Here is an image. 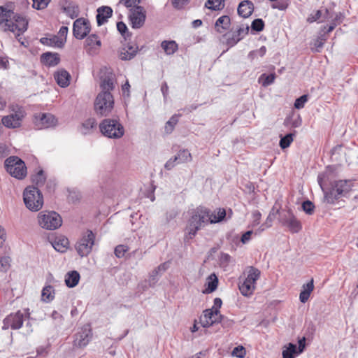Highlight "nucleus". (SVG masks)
Instances as JSON below:
<instances>
[{
    "mask_svg": "<svg viewBox=\"0 0 358 358\" xmlns=\"http://www.w3.org/2000/svg\"><path fill=\"white\" fill-rule=\"evenodd\" d=\"M28 27V20L21 15L14 12L12 3L0 6V29L10 31L18 36L24 33Z\"/></svg>",
    "mask_w": 358,
    "mask_h": 358,
    "instance_id": "nucleus-1",
    "label": "nucleus"
},
{
    "mask_svg": "<svg viewBox=\"0 0 358 358\" xmlns=\"http://www.w3.org/2000/svg\"><path fill=\"white\" fill-rule=\"evenodd\" d=\"M186 227L185 229V239H192L197 231L209 222L208 208L204 206H198L190 213Z\"/></svg>",
    "mask_w": 358,
    "mask_h": 358,
    "instance_id": "nucleus-2",
    "label": "nucleus"
},
{
    "mask_svg": "<svg viewBox=\"0 0 358 358\" xmlns=\"http://www.w3.org/2000/svg\"><path fill=\"white\" fill-rule=\"evenodd\" d=\"M261 276V271L254 267L249 266L238 279V289L242 295L250 296L256 289L257 281Z\"/></svg>",
    "mask_w": 358,
    "mask_h": 358,
    "instance_id": "nucleus-3",
    "label": "nucleus"
},
{
    "mask_svg": "<svg viewBox=\"0 0 358 358\" xmlns=\"http://www.w3.org/2000/svg\"><path fill=\"white\" fill-rule=\"evenodd\" d=\"M26 207L31 211H38L43 206V196L37 187H27L23 192Z\"/></svg>",
    "mask_w": 358,
    "mask_h": 358,
    "instance_id": "nucleus-4",
    "label": "nucleus"
},
{
    "mask_svg": "<svg viewBox=\"0 0 358 358\" xmlns=\"http://www.w3.org/2000/svg\"><path fill=\"white\" fill-rule=\"evenodd\" d=\"M9 108L13 113L3 116L1 119L2 124L7 128L20 127L27 115L24 108L17 104H11Z\"/></svg>",
    "mask_w": 358,
    "mask_h": 358,
    "instance_id": "nucleus-5",
    "label": "nucleus"
},
{
    "mask_svg": "<svg viewBox=\"0 0 358 358\" xmlns=\"http://www.w3.org/2000/svg\"><path fill=\"white\" fill-rule=\"evenodd\" d=\"M101 134L110 138H120L124 134L123 126L117 120L105 119L99 124Z\"/></svg>",
    "mask_w": 358,
    "mask_h": 358,
    "instance_id": "nucleus-6",
    "label": "nucleus"
},
{
    "mask_svg": "<svg viewBox=\"0 0 358 358\" xmlns=\"http://www.w3.org/2000/svg\"><path fill=\"white\" fill-rule=\"evenodd\" d=\"M5 168L9 174L19 180L27 176V170L25 163L18 157L12 156L5 161Z\"/></svg>",
    "mask_w": 358,
    "mask_h": 358,
    "instance_id": "nucleus-7",
    "label": "nucleus"
},
{
    "mask_svg": "<svg viewBox=\"0 0 358 358\" xmlns=\"http://www.w3.org/2000/svg\"><path fill=\"white\" fill-rule=\"evenodd\" d=\"M114 99L108 92H100L94 101V110L101 116H107L113 109Z\"/></svg>",
    "mask_w": 358,
    "mask_h": 358,
    "instance_id": "nucleus-8",
    "label": "nucleus"
},
{
    "mask_svg": "<svg viewBox=\"0 0 358 358\" xmlns=\"http://www.w3.org/2000/svg\"><path fill=\"white\" fill-rule=\"evenodd\" d=\"M354 186L353 181L351 180H340L336 181L333 185L331 191L325 195V199L329 203H333L335 199L341 196H345L349 193Z\"/></svg>",
    "mask_w": 358,
    "mask_h": 358,
    "instance_id": "nucleus-9",
    "label": "nucleus"
},
{
    "mask_svg": "<svg viewBox=\"0 0 358 358\" xmlns=\"http://www.w3.org/2000/svg\"><path fill=\"white\" fill-rule=\"evenodd\" d=\"M38 222L43 229L55 230L62 225V220L55 211H42L38 215Z\"/></svg>",
    "mask_w": 358,
    "mask_h": 358,
    "instance_id": "nucleus-10",
    "label": "nucleus"
},
{
    "mask_svg": "<svg viewBox=\"0 0 358 358\" xmlns=\"http://www.w3.org/2000/svg\"><path fill=\"white\" fill-rule=\"evenodd\" d=\"M95 235L90 230L87 231L80 240L76 243V248L78 253L81 256H87L92 251L94 244Z\"/></svg>",
    "mask_w": 358,
    "mask_h": 358,
    "instance_id": "nucleus-11",
    "label": "nucleus"
},
{
    "mask_svg": "<svg viewBox=\"0 0 358 358\" xmlns=\"http://www.w3.org/2000/svg\"><path fill=\"white\" fill-rule=\"evenodd\" d=\"M33 122L37 129H43L55 127L57 120L51 113H39L34 115Z\"/></svg>",
    "mask_w": 358,
    "mask_h": 358,
    "instance_id": "nucleus-12",
    "label": "nucleus"
},
{
    "mask_svg": "<svg viewBox=\"0 0 358 358\" xmlns=\"http://www.w3.org/2000/svg\"><path fill=\"white\" fill-rule=\"evenodd\" d=\"M91 31V24L90 21L84 17L76 19L73 25V34L77 39H83Z\"/></svg>",
    "mask_w": 358,
    "mask_h": 358,
    "instance_id": "nucleus-13",
    "label": "nucleus"
},
{
    "mask_svg": "<svg viewBox=\"0 0 358 358\" xmlns=\"http://www.w3.org/2000/svg\"><path fill=\"white\" fill-rule=\"evenodd\" d=\"M222 321V315L216 313V310L206 309L203 312L200 317V323L203 327H209L215 323Z\"/></svg>",
    "mask_w": 358,
    "mask_h": 358,
    "instance_id": "nucleus-14",
    "label": "nucleus"
},
{
    "mask_svg": "<svg viewBox=\"0 0 358 358\" xmlns=\"http://www.w3.org/2000/svg\"><path fill=\"white\" fill-rule=\"evenodd\" d=\"M131 11V13L129 15V20L131 27L134 29L141 27L144 24L145 20V12L144 8L141 6H136Z\"/></svg>",
    "mask_w": 358,
    "mask_h": 358,
    "instance_id": "nucleus-15",
    "label": "nucleus"
},
{
    "mask_svg": "<svg viewBox=\"0 0 358 358\" xmlns=\"http://www.w3.org/2000/svg\"><path fill=\"white\" fill-rule=\"evenodd\" d=\"M23 324V314L19 310L15 314H10L3 320V329H18Z\"/></svg>",
    "mask_w": 358,
    "mask_h": 358,
    "instance_id": "nucleus-16",
    "label": "nucleus"
},
{
    "mask_svg": "<svg viewBox=\"0 0 358 358\" xmlns=\"http://www.w3.org/2000/svg\"><path fill=\"white\" fill-rule=\"evenodd\" d=\"M101 46V42L96 34L90 35L85 41L84 48L90 55H96Z\"/></svg>",
    "mask_w": 358,
    "mask_h": 358,
    "instance_id": "nucleus-17",
    "label": "nucleus"
},
{
    "mask_svg": "<svg viewBox=\"0 0 358 358\" xmlns=\"http://www.w3.org/2000/svg\"><path fill=\"white\" fill-rule=\"evenodd\" d=\"M282 223L286 225L292 233L299 232L301 229L300 222L294 217L290 210L287 212L285 218H282Z\"/></svg>",
    "mask_w": 358,
    "mask_h": 358,
    "instance_id": "nucleus-18",
    "label": "nucleus"
},
{
    "mask_svg": "<svg viewBox=\"0 0 358 358\" xmlns=\"http://www.w3.org/2000/svg\"><path fill=\"white\" fill-rule=\"evenodd\" d=\"M91 337V330L85 329L82 333L76 335V338L73 341V347L78 348L85 347L89 343Z\"/></svg>",
    "mask_w": 358,
    "mask_h": 358,
    "instance_id": "nucleus-19",
    "label": "nucleus"
},
{
    "mask_svg": "<svg viewBox=\"0 0 358 358\" xmlns=\"http://www.w3.org/2000/svg\"><path fill=\"white\" fill-rule=\"evenodd\" d=\"M113 15V9L109 6H103L97 9L96 21L98 25H101L108 21Z\"/></svg>",
    "mask_w": 358,
    "mask_h": 358,
    "instance_id": "nucleus-20",
    "label": "nucleus"
},
{
    "mask_svg": "<svg viewBox=\"0 0 358 358\" xmlns=\"http://www.w3.org/2000/svg\"><path fill=\"white\" fill-rule=\"evenodd\" d=\"M54 78L58 85L62 87H66L70 84L71 76L69 73L64 69H60L55 72Z\"/></svg>",
    "mask_w": 358,
    "mask_h": 358,
    "instance_id": "nucleus-21",
    "label": "nucleus"
},
{
    "mask_svg": "<svg viewBox=\"0 0 358 358\" xmlns=\"http://www.w3.org/2000/svg\"><path fill=\"white\" fill-rule=\"evenodd\" d=\"M60 62V57L57 53L45 52L41 56V62L48 66H55Z\"/></svg>",
    "mask_w": 358,
    "mask_h": 358,
    "instance_id": "nucleus-22",
    "label": "nucleus"
},
{
    "mask_svg": "<svg viewBox=\"0 0 358 358\" xmlns=\"http://www.w3.org/2000/svg\"><path fill=\"white\" fill-rule=\"evenodd\" d=\"M138 47L136 45L128 43L121 49L119 56L122 60H129L136 55Z\"/></svg>",
    "mask_w": 358,
    "mask_h": 358,
    "instance_id": "nucleus-23",
    "label": "nucleus"
},
{
    "mask_svg": "<svg viewBox=\"0 0 358 358\" xmlns=\"http://www.w3.org/2000/svg\"><path fill=\"white\" fill-rule=\"evenodd\" d=\"M254 10L253 3L250 1H243L238 7V13L240 16L246 18L250 16Z\"/></svg>",
    "mask_w": 358,
    "mask_h": 358,
    "instance_id": "nucleus-24",
    "label": "nucleus"
},
{
    "mask_svg": "<svg viewBox=\"0 0 358 358\" xmlns=\"http://www.w3.org/2000/svg\"><path fill=\"white\" fill-rule=\"evenodd\" d=\"M69 241L67 238L63 236L56 237L52 243L53 248L58 252H64L67 250Z\"/></svg>",
    "mask_w": 358,
    "mask_h": 358,
    "instance_id": "nucleus-25",
    "label": "nucleus"
},
{
    "mask_svg": "<svg viewBox=\"0 0 358 358\" xmlns=\"http://www.w3.org/2000/svg\"><path fill=\"white\" fill-rule=\"evenodd\" d=\"M230 24V17L227 15H222L217 20L215 28L217 32L223 33L229 28Z\"/></svg>",
    "mask_w": 358,
    "mask_h": 358,
    "instance_id": "nucleus-26",
    "label": "nucleus"
},
{
    "mask_svg": "<svg viewBox=\"0 0 358 358\" xmlns=\"http://www.w3.org/2000/svg\"><path fill=\"white\" fill-rule=\"evenodd\" d=\"M209 216L208 220L210 223H217L222 221L226 217V210L224 208H217L214 212H212L208 208Z\"/></svg>",
    "mask_w": 358,
    "mask_h": 358,
    "instance_id": "nucleus-27",
    "label": "nucleus"
},
{
    "mask_svg": "<svg viewBox=\"0 0 358 358\" xmlns=\"http://www.w3.org/2000/svg\"><path fill=\"white\" fill-rule=\"evenodd\" d=\"M209 216L208 220L210 223H217L222 221L226 217V210L224 208H217L214 212H212L208 208Z\"/></svg>",
    "mask_w": 358,
    "mask_h": 358,
    "instance_id": "nucleus-28",
    "label": "nucleus"
},
{
    "mask_svg": "<svg viewBox=\"0 0 358 358\" xmlns=\"http://www.w3.org/2000/svg\"><path fill=\"white\" fill-rule=\"evenodd\" d=\"M314 289V284H313V279L312 278L310 282L303 285V289L301 290L300 295H299V299L302 303H306L310 296L311 292Z\"/></svg>",
    "mask_w": 358,
    "mask_h": 358,
    "instance_id": "nucleus-29",
    "label": "nucleus"
},
{
    "mask_svg": "<svg viewBox=\"0 0 358 358\" xmlns=\"http://www.w3.org/2000/svg\"><path fill=\"white\" fill-rule=\"evenodd\" d=\"M248 27H239L238 29L233 34L232 37L227 39L228 45H234L236 44L241 40L245 34H248Z\"/></svg>",
    "mask_w": 358,
    "mask_h": 358,
    "instance_id": "nucleus-30",
    "label": "nucleus"
},
{
    "mask_svg": "<svg viewBox=\"0 0 358 358\" xmlns=\"http://www.w3.org/2000/svg\"><path fill=\"white\" fill-rule=\"evenodd\" d=\"M80 280V274L76 271L67 273L65 276V282L67 287H74Z\"/></svg>",
    "mask_w": 358,
    "mask_h": 358,
    "instance_id": "nucleus-31",
    "label": "nucleus"
},
{
    "mask_svg": "<svg viewBox=\"0 0 358 358\" xmlns=\"http://www.w3.org/2000/svg\"><path fill=\"white\" fill-rule=\"evenodd\" d=\"M40 42L43 45L54 48H62L64 46L62 42L59 41L56 35H53L50 38L43 37L40 39Z\"/></svg>",
    "mask_w": 358,
    "mask_h": 358,
    "instance_id": "nucleus-32",
    "label": "nucleus"
},
{
    "mask_svg": "<svg viewBox=\"0 0 358 358\" xmlns=\"http://www.w3.org/2000/svg\"><path fill=\"white\" fill-rule=\"evenodd\" d=\"M55 289L51 285L45 286L41 292V299L45 302H50L55 299Z\"/></svg>",
    "mask_w": 358,
    "mask_h": 358,
    "instance_id": "nucleus-33",
    "label": "nucleus"
},
{
    "mask_svg": "<svg viewBox=\"0 0 358 358\" xmlns=\"http://www.w3.org/2000/svg\"><path fill=\"white\" fill-rule=\"evenodd\" d=\"M161 46L167 55H173L178 49V44L174 41H164Z\"/></svg>",
    "mask_w": 358,
    "mask_h": 358,
    "instance_id": "nucleus-34",
    "label": "nucleus"
},
{
    "mask_svg": "<svg viewBox=\"0 0 358 358\" xmlns=\"http://www.w3.org/2000/svg\"><path fill=\"white\" fill-rule=\"evenodd\" d=\"M207 280V287L206 288V290L203 292L211 293L217 289L218 285V279L215 274L213 273L209 275Z\"/></svg>",
    "mask_w": 358,
    "mask_h": 358,
    "instance_id": "nucleus-35",
    "label": "nucleus"
},
{
    "mask_svg": "<svg viewBox=\"0 0 358 358\" xmlns=\"http://www.w3.org/2000/svg\"><path fill=\"white\" fill-rule=\"evenodd\" d=\"M298 354L296 345L290 343L282 350V358H294L295 355Z\"/></svg>",
    "mask_w": 358,
    "mask_h": 358,
    "instance_id": "nucleus-36",
    "label": "nucleus"
},
{
    "mask_svg": "<svg viewBox=\"0 0 358 358\" xmlns=\"http://www.w3.org/2000/svg\"><path fill=\"white\" fill-rule=\"evenodd\" d=\"M64 11L69 17L73 19L77 17L79 15V6L75 3H69L64 7Z\"/></svg>",
    "mask_w": 358,
    "mask_h": 358,
    "instance_id": "nucleus-37",
    "label": "nucleus"
},
{
    "mask_svg": "<svg viewBox=\"0 0 358 358\" xmlns=\"http://www.w3.org/2000/svg\"><path fill=\"white\" fill-rule=\"evenodd\" d=\"M225 0H208L205 6L213 10H220L224 7Z\"/></svg>",
    "mask_w": 358,
    "mask_h": 358,
    "instance_id": "nucleus-38",
    "label": "nucleus"
},
{
    "mask_svg": "<svg viewBox=\"0 0 358 358\" xmlns=\"http://www.w3.org/2000/svg\"><path fill=\"white\" fill-rule=\"evenodd\" d=\"M178 163H185L192 160L191 153L187 150H182L179 151L177 156L174 157V161H178Z\"/></svg>",
    "mask_w": 358,
    "mask_h": 358,
    "instance_id": "nucleus-39",
    "label": "nucleus"
},
{
    "mask_svg": "<svg viewBox=\"0 0 358 358\" xmlns=\"http://www.w3.org/2000/svg\"><path fill=\"white\" fill-rule=\"evenodd\" d=\"M180 115H173L170 120L166 123L164 127V130L166 134H171L173 129L175 126L177 124L178 122V118Z\"/></svg>",
    "mask_w": 358,
    "mask_h": 358,
    "instance_id": "nucleus-40",
    "label": "nucleus"
},
{
    "mask_svg": "<svg viewBox=\"0 0 358 358\" xmlns=\"http://www.w3.org/2000/svg\"><path fill=\"white\" fill-rule=\"evenodd\" d=\"M294 134L290 133L282 137L280 141V146L282 149L287 148L294 141Z\"/></svg>",
    "mask_w": 358,
    "mask_h": 358,
    "instance_id": "nucleus-41",
    "label": "nucleus"
},
{
    "mask_svg": "<svg viewBox=\"0 0 358 358\" xmlns=\"http://www.w3.org/2000/svg\"><path fill=\"white\" fill-rule=\"evenodd\" d=\"M115 87L113 80L110 78H104L101 83L102 92H108L113 90Z\"/></svg>",
    "mask_w": 358,
    "mask_h": 358,
    "instance_id": "nucleus-42",
    "label": "nucleus"
},
{
    "mask_svg": "<svg viewBox=\"0 0 358 358\" xmlns=\"http://www.w3.org/2000/svg\"><path fill=\"white\" fill-rule=\"evenodd\" d=\"M275 78V75L274 73H271L269 75L262 74L259 78V81L262 82L263 86L266 87L271 84H272Z\"/></svg>",
    "mask_w": 358,
    "mask_h": 358,
    "instance_id": "nucleus-43",
    "label": "nucleus"
},
{
    "mask_svg": "<svg viewBox=\"0 0 358 358\" xmlns=\"http://www.w3.org/2000/svg\"><path fill=\"white\" fill-rule=\"evenodd\" d=\"M45 181V177L43 171H39L36 175L32 177V182L38 186H41Z\"/></svg>",
    "mask_w": 358,
    "mask_h": 358,
    "instance_id": "nucleus-44",
    "label": "nucleus"
},
{
    "mask_svg": "<svg viewBox=\"0 0 358 358\" xmlns=\"http://www.w3.org/2000/svg\"><path fill=\"white\" fill-rule=\"evenodd\" d=\"M266 52V48L265 46H262L259 49L251 51L248 57L251 59H255V58H257L258 57H262L265 55Z\"/></svg>",
    "mask_w": 358,
    "mask_h": 358,
    "instance_id": "nucleus-45",
    "label": "nucleus"
},
{
    "mask_svg": "<svg viewBox=\"0 0 358 358\" xmlns=\"http://www.w3.org/2000/svg\"><path fill=\"white\" fill-rule=\"evenodd\" d=\"M129 250V248L124 245H119L115 248V255L117 258H122L124 256L126 252Z\"/></svg>",
    "mask_w": 358,
    "mask_h": 358,
    "instance_id": "nucleus-46",
    "label": "nucleus"
},
{
    "mask_svg": "<svg viewBox=\"0 0 358 358\" xmlns=\"http://www.w3.org/2000/svg\"><path fill=\"white\" fill-rule=\"evenodd\" d=\"M308 95L304 94L296 99L294 102V107L296 109H301L304 107L305 103L308 101Z\"/></svg>",
    "mask_w": 358,
    "mask_h": 358,
    "instance_id": "nucleus-47",
    "label": "nucleus"
},
{
    "mask_svg": "<svg viewBox=\"0 0 358 358\" xmlns=\"http://www.w3.org/2000/svg\"><path fill=\"white\" fill-rule=\"evenodd\" d=\"M68 34V27L65 26H62L58 32V34L56 36L59 39L60 41L62 42L63 45L66 43V36Z\"/></svg>",
    "mask_w": 358,
    "mask_h": 358,
    "instance_id": "nucleus-48",
    "label": "nucleus"
},
{
    "mask_svg": "<svg viewBox=\"0 0 358 358\" xmlns=\"http://www.w3.org/2000/svg\"><path fill=\"white\" fill-rule=\"evenodd\" d=\"M33 7L38 10L45 8L49 4L50 0H32Z\"/></svg>",
    "mask_w": 358,
    "mask_h": 358,
    "instance_id": "nucleus-49",
    "label": "nucleus"
},
{
    "mask_svg": "<svg viewBox=\"0 0 358 358\" xmlns=\"http://www.w3.org/2000/svg\"><path fill=\"white\" fill-rule=\"evenodd\" d=\"M251 27L255 31H261L264 29V22L262 19H255L252 22Z\"/></svg>",
    "mask_w": 358,
    "mask_h": 358,
    "instance_id": "nucleus-50",
    "label": "nucleus"
},
{
    "mask_svg": "<svg viewBox=\"0 0 358 358\" xmlns=\"http://www.w3.org/2000/svg\"><path fill=\"white\" fill-rule=\"evenodd\" d=\"M10 262H11V259L8 256L2 257L0 259V264H1L2 271H7L10 268Z\"/></svg>",
    "mask_w": 358,
    "mask_h": 358,
    "instance_id": "nucleus-51",
    "label": "nucleus"
},
{
    "mask_svg": "<svg viewBox=\"0 0 358 358\" xmlns=\"http://www.w3.org/2000/svg\"><path fill=\"white\" fill-rule=\"evenodd\" d=\"M97 125L96 120L94 117L88 118L83 123V127L86 130H90L91 129L95 128Z\"/></svg>",
    "mask_w": 358,
    "mask_h": 358,
    "instance_id": "nucleus-52",
    "label": "nucleus"
},
{
    "mask_svg": "<svg viewBox=\"0 0 358 358\" xmlns=\"http://www.w3.org/2000/svg\"><path fill=\"white\" fill-rule=\"evenodd\" d=\"M303 210L308 214L311 215L314 211L315 206L310 201H306L302 203Z\"/></svg>",
    "mask_w": 358,
    "mask_h": 358,
    "instance_id": "nucleus-53",
    "label": "nucleus"
},
{
    "mask_svg": "<svg viewBox=\"0 0 358 358\" xmlns=\"http://www.w3.org/2000/svg\"><path fill=\"white\" fill-rule=\"evenodd\" d=\"M141 0H120V3H122L127 8L134 7V8L138 6L137 5L140 3Z\"/></svg>",
    "mask_w": 358,
    "mask_h": 358,
    "instance_id": "nucleus-54",
    "label": "nucleus"
},
{
    "mask_svg": "<svg viewBox=\"0 0 358 358\" xmlns=\"http://www.w3.org/2000/svg\"><path fill=\"white\" fill-rule=\"evenodd\" d=\"M232 354L237 357L243 358L245 355V350L243 346H238L233 350Z\"/></svg>",
    "mask_w": 358,
    "mask_h": 358,
    "instance_id": "nucleus-55",
    "label": "nucleus"
},
{
    "mask_svg": "<svg viewBox=\"0 0 358 358\" xmlns=\"http://www.w3.org/2000/svg\"><path fill=\"white\" fill-rule=\"evenodd\" d=\"M322 16V12L318 10L315 12L314 15H310L307 18V22L309 23H313L317 20H319Z\"/></svg>",
    "mask_w": 358,
    "mask_h": 358,
    "instance_id": "nucleus-56",
    "label": "nucleus"
},
{
    "mask_svg": "<svg viewBox=\"0 0 358 358\" xmlns=\"http://www.w3.org/2000/svg\"><path fill=\"white\" fill-rule=\"evenodd\" d=\"M222 304V301L221 299L215 298L214 299V303H213V307L209 309L216 310V313H220V308H221Z\"/></svg>",
    "mask_w": 358,
    "mask_h": 358,
    "instance_id": "nucleus-57",
    "label": "nucleus"
},
{
    "mask_svg": "<svg viewBox=\"0 0 358 358\" xmlns=\"http://www.w3.org/2000/svg\"><path fill=\"white\" fill-rule=\"evenodd\" d=\"M117 29L118 31L125 37V34L127 31V27L123 22H119L117 23Z\"/></svg>",
    "mask_w": 358,
    "mask_h": 358,
    "instance_id": "nucleus-58",
    "label": "nucleus"
},
{
    "mask_svg": "<svg viewBox=\"0 0 358 358\" xmlns=\"http://www.w3.org/2000/svg\"><path fill=\"white\" fill-rule=\"evenodd\" d=\"M289 3L287 2H278L272 6L273 8L278 9L280 10H285L288 8Z\"/></svg>",
    "mask_w": 358,
    "mask_h": 358,
    "instance_id": "nucleus-59",
    "label": "nucleus"
},
{
    "mask_svg": "<svg viewBox=\"0 0 358 358\" xmlns=\"http://www.w3.org/2000/svg\"><path fill=\"white\" fill-rule=\"evenodd\" d=\"M253 216V226H256L259 224L261 220V213L259 211H255L252 214Z\"/></svg>",
    "mask_w": 358,
    "mask_h": 358,
    "instance_id": "nucleus-60",
    "label": "nucleus"
},
{
    "mask_svg": "<svg viewBox=\"0 0 358 358\" xmlns=\"http://www.w3.org/2000/svg\"><path fill=\"white\" fill-rule=\"evenodd\" d=\"M306 348V338L303 337L299 340V347L297 349L298 353H301Z\"/></svg>",
    "mask_w": 358,
    "mask_h": 358,
    "instance_id": "nucleus-61",
    "label": "nucleus"
},
{
    "mask_svg": "<svg viewBox=\"0 0 358 358\" xmlns=\"http://www.w3.org/2000/svg\"><path fill=\"white\" fill-rule=\"evenodd\" d=\"M252 234V231H248L245 233H244L242 235V237L241 239V242L243 243H246L248 241H249L250 240Z\"/></svg>",
    "mask_w": 358,
    "mask_h": 358,
    "instance_id": "nucleus-62",
    "label": "nucleus"
},
{
    "mask_svg": "<svg viewBox=\"0 0 358 358\" xmlns=\"http://www.w3.org/2000/svg\"><path fill=\"white\" fill-rule=\"evenodd\" d=\"M188 0H172L173 6L176 8H181Z\"/></svg>",
    "mask_w": 358,
    "mask_h": 358,
    "instance_id": "nucleus-63",
    "label": "nucleus"
},
{
    "mask_svg": "<svg viewBox=\"0 0 358 358\" xmlns=\"http://www.w3.org/2000/svg\"><path fill=\"white\" fill-rule=\"evenodd\" d=\"M129 89H130V85L128 82V80L126 81V83L122 86V91L124 94V96H129Z\"/></svg>",
    "mask_w": 358,
    "mask_h": 358,
    "instance_id": "nucleus-64",
    "label": "nucleus"
}]
</instances>
